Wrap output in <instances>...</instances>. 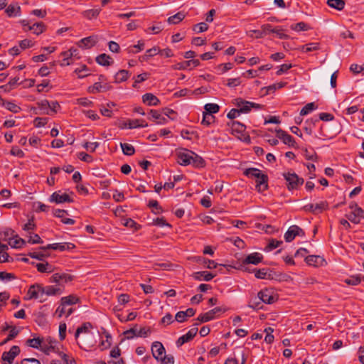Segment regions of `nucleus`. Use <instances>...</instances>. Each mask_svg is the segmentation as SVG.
Listing matches in <instances>:
<instances>
[{"mask_svg": "<svg viewBox=\"0 0 364 364\" xmlns=\"http://www.w3.org/2000/svg\"><path fill=\"white\" fill-rule=\"evenodd\" d=\"M244 174L250 178H256V189L262 193L268 188V176L267 174L256 168H249L245 169Z\"/></svg>", "mask_w": 364, "mask_h": 364, "instance_id": "nucleus-1", "label": "nucleus"}, {"mask_svg": "<svg viewBox=\"0 0 364 364\" xmlns=\"http://www.w3.org/2000/svg\"><path fill=\"white\" fill-rule=\"evenodd\" d=\"M44 296V289L43 287L40 284H34L31 285L26 294L25 299H38L41 302L46 300Z\"/></svg>", "mask_w": 364, "mask_h": 364, "instance_id": "nucleus-2", "label": "nucleus"}, {"mask_svg": "<svg viewBox=\"0 0 364 364\" xmlns=\"http://www.w3.org/2000/svg\"><path fill=\"white\" fill-rule=\"evenodd\" d=\"M283 176L287 182V186L289 191L297 189L304 182V179L295 173H284Z\"/></svg>", "mask_w": 364, "mask_h": 364, "instance_id": "nucleus-3", "label": "nucleus"}, {"mask_svg": "<svg viewBox=\"0 0 364 364\" xmlns=\"http://www.w3.org/2000/svg\"><path fill=\"white\" fill-rule=\"evenodd\" d=\"M79 301V299L74 295L62 297L60 299V305L57 308L55 314L60 318L65 314V306L75 304Z\"/></svg>", "mask_w": 364, "mask_h": 364, "instance_id": "nucleus-4", "label": "nucleus"}, {"mask_svg": "<svg viewBox=\"0 0 364 364\" xmlns=\"http://www.w3.org/2000/svg\"><path fill=\"white\" fill-rule=\"evenodd\" d=\"M195 154V152L188 150V149H181V151L176 153L178 163L182 166H187L191 164V159H193V155Z\"/></svg>", "mask_w": 364, "mask_h": 364, "instance_id": "nucleus-5", "label": "nucleus"}, {"mask_svg": "<svg viewBox=\"0 0 364 364\" xmlns=\"http://www.w3.org/2000/svg\"><path fill=\"white\" fill-rule=\"evenodd\" d=\"M304 231L298 225H294L290 226L288 230L284 234V239L286 242H290L296 236L304 237Z\"/></svg>", "mask_w": 364, "mask_h": 364, "instance_id": "nucleus-6", "label": "nucleus"}, {"mask_svg": "<svg viewBox=\"0 0 364 364\" xmlns=\"http://www.w3.org/2000/svg\"><path fill=\"white\" fill-rule=\"evenodd\" d=\"M20 352L21 350L18 346H13L9 351L4 352L1 356L3 364H11Z\"/></svg>", "mask_w": 364, "mask_h": 364, "instance_id": "nucleus-7", "label": "nucleus"}, {"mask_svg": "<svg viewBox=\"0 0 364 364\" xmlns=\"http://www.w3.org/2000/svg\"><path fill=\"white\" fill-rule=\"evenodd\" d=\"M75 247V245L71 242H63V243H53L49 244L46 246H41L39 247L41 250H60L61 252L65 250H73Z\"/></svg>", "mask_w": 364, "mask_h": 364, "instance_id": "nucleus-8", "label": "nucleus"}, {"mask_svg": "<svg viewBox=\"0 0 364 364\" xmlns=\"http://www.w3.org/2000/svg\"><path fill=\"white\" fill-rule=\"evenodd\" d=\"M328 208V203L326 201H321L319 203L312 204L309 203L304 205L302 209L306 212H310L314 214L322 213L324 210Z\"/></svg>", "mask_w": 364, "mask_h": 364, "instance_id": "nucleus-9", "label": "nucleus"}, {"mask_svg": "<svg viewBox=\"0 0 364 364\" xmlns=\"http://www.w3.org/2000/svg\"><path fill=\"white\" fill-rule=\"evenodd\" d=\"M257 296L259 297L260 300H262V303L267 304H272L277 300L276 295H274L271 290L267 289L259 291Z\"/></svg>", "mask_w": 364, "mask_h": 364, "instance_id": "nucleus-10", "label": "nucleus"}, {"mask_svg": "<svg viewBox=\"0 0 364 364\" xmlns=\"http://www.w3.org/2000/svg\"><path fill=\"white\" fill-rule=\"evenodd\" d=\"M224 311H223L221 307H215L206 313L200 314L197 318V320L200 323H205L214 319L216 314Z\"/></svg>", "mask_w": 364, "mask_h": 364, "instance_id": "nucleus-11", "label": "nucleus"}, {"mask_svg": "<svg viewBox=\"0 0 364 364\" xmlns=\"http://www.w3.org/2000/svg\"><path fill=\"white\" fill-rule=\"evenodd\" d=\"M198 325V323H195L194 324V326H195L194 328H191V330H189L188 331L187 333H186L185 335L181 336V337H179L178 338V340L176 342V344L177 347H181L184 343L191 341L195 337V336L196 335V333L198 332V328H197Z\"/></svg>", "mask_w": 364, "mask_h": 364, "instance_id": "nucleus-12", "label": "nucleus"}, {"mask_svg": "<svg viewBox=\"0 0 364 364\" xmlns=\"http://www.w3.org/2000/svg\"><path fill=\"white\" fill-rule=\"evenodd\" d=\"M50 201L57 204L63 203H73V199L68 193L60 194V191L54 192L50 197Z\"/></svg>", "mask_w": 364, "mask_h": 364, "instance_id": "nucleus-13", "label": "nucleus"}, {"mask_svg": "<svg viewBox=\"0 0 364 364\" xmlns=\"http://www.w3.org/2000/svg\"><path fill=\"white\" fill-rule=\"evenodd\" d=\"M97 343L95 336L90 333L82 336L80 338V342H78L80 347L85 350H88L93 347Z\"/></svg>", "mask_w": 364, "mask_h": 364, "instance_id": "nucleus-14", "label": "nucleus"}, {"mask_svg": "<svg viewBox=\"0 0 364 364\" xmlns=\"http://www.w3.org/2000/svg\"><path fill=\"white\" fill-rule=\"evenodd\" d=\"M151 353L153 357L158 361L161 360V358L165 355V348L162 343L159 341H155L151 346Z\"/></svg>", "mask_w": 364, "mask_h": 364, "instance_id": "nucleus-15", "label": "nucleus"}, {"mask_svg": "<svg viewBox=\"0 0 364 364\" xmlns=\"http://www.w3.org/2000/svg\"><path fill=\"white\" fill-rule=\"evenodd\" d=\"M200 65V61L197 59H192L176 63L172 66L173 70H186L188 68H193Z\"/></svg>", "mask_w": 364, "mask_h": 364, "instance_id": "nucleus-16", "label": "nucleus"}, {"mask_svg": "<svg viewBox=\"0 0 364 364\" xmlns=\"http://www.w3.org/2000/svg\"><path fill=\"white\" fill-rule=\"evenodd\" d=\"M276 132H277V136L279 139H280L281 140H282L284 144H285L291 147H295V146H296L295 140L290 134H289L287 132H286L285 131H284L282 129H278L276 131Z\"/></svg>", "mask_w": 364, "mask_h": 364, "instance_id": "nucleus-17", "label": "nucleus"}, {"mask_svg": "<svg viewBox=\"0 0 364 364\" xmlns=\"http://www.w3.org/2000/svg\"><path fill=\"white\" fill-rule=\"evenodd\" d=\"M263 260V256L259 252H254L248 255L245 259L242 261V264H255L257 265L262 262Z\"/></svg>", "mask_w": 364, "mask_h": 364, "instance_id": "nucleus-18", "label": "nucleus"}, {"mask_svg": "<svg viewBox=\"0 0 364 364\" xmlns=\"http://www.w3.org/2000/svg\"><path fill=\"white\" fill-rule=\"evenodd\" d=\"M356 208L348 215H347L348 219L355 224H358L360 223V218H362L361 215L364 213V210L358 206L357 204H355Z\"/></svg>", "mask_w": 364, "mask_h": 364, "instance_id": "nucleus-19", "label": "nucleus"}, {"mask_svg": "<svg viewBox=\"0 0 364 364\" xmlns=\"http://www.w3.org/2000/svg\"><path fill=\"white\" fill-rule=\"evenodd\" d=\"M216 276V274H213L207 271L194 272L192 277L200 281L202 279L208 282L210 281Z\"/></svg>", "mask_w": 364, "mask_h": 364, "instance_id": "nucleus-20", "label": "nucleus"}, {"mask_svg": "<svg viewBox=\"0 0 364 364\" xmlns=\"http://www.w3.org/2000/svg\"><path fill=\"white\" fill-rule=\"evenodd\" d=\"M247 102H250L238 97L235 100L234 104L238 107L241 113H248L251 111V107L250 105L246 104Z\"/></svg>", "mask_w": 364, "mask_h": 364, "instance_id": "nucleus-21", "label": "nucleus"}, {"mask_svg": "<svg viewBox=\"0 0 364 364\" xmlns=\"http://www.w3.org/2000/svg\"><path fill=\"white\" fill-rule=\"evenodd\" d=\"M97 43V37L96 36H89L87 38H84L80 40L78 43L79 47L87 49L94 46Z\"/></svg>", "mask_w": 364, "mask_h": 364, "instance_id": "nucleus-22", "label": "nucleus"}, {"mask_svg": "<svg viewBox=\"0 0 364 364\" xmlns=\"http://www.w3.org/2000/svg\"><path fill=\"white\" fill-rule=\"evenodd\" d=\"M228 125L230 127L232 134H242L246 129L245 125L237 121L228 122Z\"/></svg>", "mask_w": 364, "mask_h": 364, "instance_id": "nucleus-23", "label": "nucleus"}, {"mask_svg": "<svg viewBox=\"0 0 364 364\" xmlns=\"http://www.w3.org/2000/svg\"><path fill=\"white\" fill-rule=\"evenodd\" d=\"M143 102L149 106H156L160 103V100L151 93H146L142 96Z\"/></svg>", "mask_w": 364, "mask_h": 364, "instance_id": "nucleus-24", "label": "nucleus"}, {"mask_svg": "<svg viewBox=\"0 0 364 364\" xmlns=\"http://www.w3.org/2000/svg\"><path fill=\"white\" fill-rule=\"evenodd\" d=\"M149 114L150 117L149 119L156 122V124H164L167 122L166 119L155 109H151Z\"/></svg>", "mask_w": 364, "mask_h": 364, "instance_id": "nucleus-25", "label": "nucleus"}, {"mask_svg": "<svg viewBox=\"0 0 364 364\" xmlns=\"http://www.w3.org/2000/svg\"><path fill=\"white\" fill-rule=\"evenodd\" d=\"M95 60L99 65L102 66H109L112 65L114 63L112 58L105 53H102L97 56Z\"/></svg>", "mask_w": 364, "mask_h": 364, "instance_id": "nucleus-26", "label": "nucleus"}, {"mask_svg": "<svg viewBox=\"0 0 364 364\" xmlns=\"http://www.w3.org/2000/svg\"><path fill=\"white\" fill-rule=\"evenodd\" d=\"M43 289L44 295L46 296L60 295L63 293V288L58 286H46Z\"/></svg>", "mask_w": 364, "mask_h": 364, "instance_id": "nucleus-27", "label": "nucleus"}, {"mask_svg": "<svg viewBox=\"0 0 364 364\" xmlns=\"http://www.w3.org/2000/svg\"><path fill=\"white\" fill-rule=\"evenodd\" d=\"M109 86L107 84L102 85L100 82L94 83L93 85L88 87V91L90 93H96L100 92H105L109 89Z\"/></svg>", "mask_w": 364, "mask_h": 364, "instance_id": "nucleus-28", "label": "nucleus"}, {"mask_svg": "<svg viewBox=\"0 0 364 364\" xmlns=\"http://www.w3.org/2000/svg\"><path fill=\"white\" fill-rule=\"evenodd\" d=\"M92 328V325L90 322L84 323L81 326L78 327L75 333V338L77 340L80 333H85V335L90 334V329Z\"/></svg>", "mask_w": 364, "mask_h": 364, "instance_id": "nucleus-29", "label": "nucleus"}, {"mask_svg": "<svg viewBox=\"0 0 364 364\" xmlns=\"http://www.w3.org/2000/svg\"><path fill=\"white\" fill-rule=\"evenodd\" d=\"M255 276L257 279H272V274L268 273L269 269L262 268V269H254Z\"/></svg>", "mask_w": 364, "mask_h": 364, "instance_id": "nucleus-30", "label": "nucleus"}, {"mask_svg": "<svg viewBox=\"0 0 364 364\" xmlns=\"http://www.w3.org/2000/svg\"><path fill=\"white\" fill-rule=\"evenodd\" d=\"M48 343H46L43 341L41 346L40 347V350L45 353L46 355H49L50 352L54 350V346L53 344L55 343L50 338H48L46 339Z\"/></svg>", "mask_w": 364, "mask_h": 364, "instance_id": "nucleus-31", "label": "nucleus"}, {"mask_svg": "<svg viewBox=\"0 0 364 364\" xmlns=\"http://www.w3.org/2000/svg\"><path fill=\"white\" fill-rule=\"evenodd\" d=\"M73 50L77 51V50L76 48H72L68 51H64L61 53L60 55L64 57L63 59V62L60 63L61 66L70 65L71 63L69 61V59L71 58L72 56H73Z\"/></svg>", "mask_w": 364, "mask_h": 364, "instance_id": "nucleus-32", "label": "nucleus"}, {"mask_svg": "<svg viewBox=\"0 0 364 364\" xmlns=\"http://www.w3.org/2000/svg\"><path fill=\"white\" fill-rule=\"evenodd\" d=\"M160 49L158 47H153L152 48L148 49L145 54L139 58L141 61H146L149 58L153 57L159 53Z\"/></svg>", "mask_w": 364, "mask_h": 364, "instance_id": "nucleus-33", "label": "nucleus"}, {"mask_svg": "<svg viewBox=\"0 0 364 364\" xmlns=\"http://www.w3.org/2000/svg\"><path fill=\"white\" fill-rule=\"evenodd\" d=\"M5 12L8 15V16H20L21 14V7L19 6H14L10 4L5 10Z\"/></svg>", "mask_w": 364, "mask_h": 364, "instance_id": "nucleus-34", "label": "nucleus"}, {"mask_svg": "<svg viewBox=\"0 0 364 364\" xmlns=\"http://www.w3.org/2000/svg\"><path fill=\"white\" fill-rule=\"evenodd\" d=\"M9 244L13 248H21L25 245L26 241L16 235L15 237L9 242Z\"/></svg>", "mask_w": 364, "mask_h": 364, "instance_id": "nucleus-35", "label": "nucleus"}, {"mask_svg": "<svg viewBox=\"0 0 364 364\" xmlns=\"http://www.w3.org/2000/svg\"><path fill=\"white\" fill-rule=\"evenodd\" d=\"M15 232L14 230L11 228H7L4 231L0 232V239L6 241H11L13 238L15 237Z\"/></svg>", "mask_w": 364, "mask_h": 364, "instance_id": "nucleus-36", "label": "nucleus"}, {"mask_svg": "<svg viewBox=\"0 0 364 364\" xmlns=\"http://www.w3.org/2000/svg\"><path fill=\"white\" fill-rule=\"evenodd\" d=\"M327 4L331 8L341 11L344 9L345 1L343 0H328Z\"/></svg>", "mask_w": 364, "mask_h": 364, "instance_id": "nucleus-37", "label": "nucleus"}, {"mask_svg": "<svg viewBox=\"0 0 364 364\" xmlns=\"http://www.w3.org/2000/svg\"><path fill=\"white\" fill-rule=\"evenodd\" d=\"M46 30V26L43 22L35 23L33 26H28V31H33L36 35L42 33Z\"/></svg>", "mask_w": 364, "mask_h": 364, "instance_id": "nucleus-38", "label": "nucleus"}, {"mask_svg": "<svg viewBox=\"0 0 364 364\" xmlns=\"http://www.w3.org/2000/svg\"><path fill=\"white\" fill-rule=\"evenodd\" d=\"M191 164L194 167L202 168L205 166V162L201 156L195 153V154L193 155V159H191Z\"/></svg>", "mask_w": 364, "mask_h": 364, "instance_id": "nucleus-39", "label": "nucleus"}, {"mask_svg": "<svg viewBox=\"0 0 364 364\" xmlns=\"http://www.w3.org/2000/svg\"><path fill=\"white\" fill-rule=\"evenodd\" d=\"M120 146L124 155L132 156L134 154L135 149L132 144L128 143H121Z\"/></svg>", "mask_w": 364, "mask_h": 364, "instance_id": "nucleus-40", "label": "nucleus"}, {"mask_svg": "<svg viewBox=\"0 0 364 364\" xmlns=\"http://www.w3.org/2000/svg\"><path fill=\"white\" fill-rule=\"evenodd\" d=\"M129 76V73L126 70H121L115 75V82H122L126 81Z\"/></svg>", "mask_w": 364, "mask_h": 364, "instance_id": "nucleus-41", "label": "nucleus"}, {"mask_svg": "<svg viewBox=\"0 0 364 364\" xmlns=\"http://www.w3.org/2000/svg\"><path fill=\"white\" fill-rule=\"evenodd\" d=\"M43 339L41 338H30L26 341V343L28 346L39 349L41 346V344L43 343Z\"/></svg>", "mask_w": 364, "mask_h": 364, "instance_id": "nucleus-42", "label": "nucleus"}, {"mask_svg": "<svg viewBox=\"0 0 364 364\" xmlns=\"http://www.w3.org/2000/svg\"><path fill=\"white\" fill-rule=\"evenodd\" d=\"M185 18V14L183 12H178L175 15L170 16L167 21L170 24H177Z\"/></svg>", "mask_w": 364, "mask_h": 364, "instance_id": "nucleus-43", "label": "nucleus"}, {"mask_svg": "<svg viewBox=\"0 0 364 364\" xmlns=\"http://www.w3.org/2000/svg\"><path fill=\"white\" fill-rule=\"evenodd\" d=\"M323 258L317 255H309L305 258L306 262L309 265L316 266L321 262H323Z\"/></svg>", "mask_w": 364, "mask_h": 364, "instance_id": "nucleus-44", "label": "nucleus"}, {"mask_svg": "<svg viewBox=\"0 0 364 364\" xmlns=\"http://www.w3.org/2000/svg\"><path fill=\"white\" fill-rule=\"evenodd\" d=\"M100 12V9H89V10L84 11L82 12V16L85 18L90 20L92 18H97V16L99 15Z\"/></svg>", "mask_w": 364, "mask_h": 364, "instance_id": "nucleus-45", "label": "nucleus"}, {"mask_svg": "<svg viewBox=\"0 0 364 364\" xmlns=\"http://www.w3.org/2000/svg\"><path fill=\"white\" fill-rule=\"evenodd\" d=\"M248 306L256 310L261 309H262V301L257 296V297H255L250 299Z\"/></svg>", "mask_w": 364, "mask_h": 364, "instance_id": "nucleus-46", "label": "nucleus"}, {"mask_svg": "<svg viewBox=\"0 0 364 364\" xmlns=\"http://www.w3.org/2000/svg\"><path fill=\"white\" fill-rule=\"evenodd\" d=\"M148 206L152 208V213L158 215L163 212L162 208L159 205L156 200H151L148 203Z\"/></svg>", "mask_w": 364, "mask_h": 364, "instance_id": "nucleus-47", "label": "nucleus"}, {"mask_svg": "<svg viewBox=\"0 0 364 364\" xmlns=\"http://www.w3.org/2000/svg\"><path fill=\"white\" fill-rule=\"evenodd\" d=\"M140 122H144L143 120L141 119H129L128 120V128L129 129H134L138 127H146L148 126L146 123H140Z\"/></svg>", "mask_w": 364, "mask_h": 364, "instance_id": "nucleus-48", "label": "nucleus"}, {"mask_svg": "<svg viewBox=\"0 0 364 364\" xmlns=\"http://www.w3.org/2000/svg\"><path fill=\"white\" fill-rule=\"evenodd\" d=\"M36 267L37 270L41 273L53 272L51 265H50L48 262L38 263V264H36Z\"/></svg>", "mask_w": 364, "mask_h": 364, "instance_id": "nucleus-49", "label": "nucleus"}, {"mask_svg": "<svg viewBox=\"0 0 364 364\" xmlns=\"http://www.w3.org/2000/svg\"><path fill=\"white\" fill-rule=\"evenodd\" d=\"M204 109L205 110V112L213 114L219 112L220 107L217 104L208 103L205 105Z\"/></svg>", "mask_w": 364, "mask_h": 364, "instance_id": "nucleus-50", "label": "nucleus"}, {"mask_svg": "<svg viewBox=\"0 0 364 364\" xmlns=\"http://www.w3.org/2000/svg\"><path fill=\"white\" fill-rule=\"evenodd\" d=\"M144 48V41L140 40L138 41V43L135 46H130L128 48V52L132 53H137L139 51L142 50Z\"/></svg>", "mask_w": 364, "mask_h": 364, "instance_id": "nucleus-51", "label": "nucleus"}, {"mask_svg": "<svg viewBox=\"0 0 364 364\" xmlns=\"http://www.w3.org/2000/svg\"><path fill=\"white\" fill-rule=\"evenodd\" d=\"M319 49L318 43H310L302 46V50L304 52H311Z\"/></svg>", "mask_w": 364, "mask_h": 364, "instance_id": "nucleus-52", "label": "nucleus"}, {"mask_svg": "<svg viewBox=\"0 0 364 364\" xmlns=\"http://www.w3.org/2000/svg\"><path fill=\"white\" fill-rule=\"evenodd\" d=\"M215 117L209 113L203 112L202 124L206 126L211 124L214 122Z\"/></svg>", "mask_w": 364, "mask_h": 364, "instance_id": "nucleus-53", "label": "nucleus"}, {"mask_svg": "<svg viewBox=\"0 0 364 364\" xmlns=\"http://www.w3.org/2000/svg\"><path fill=\"white\" fill-rule=\"evenodd\" d=\"M18 334V331L16 328V327H13L9 334L8 335L7 338L4 340L1 343H0V346H3L6 344L8 341L14 339L17 335Z\"/></svg>", "mask_w": 364, "mask_h": 364, "instance_id": "nucleus-54", "label": "nucleus"}, {"mask_svg": "<svg viewBox=\"0 0 364 364\" xmlns=\"http://www.w3.org/2000/svg\"><path fill=\"white\" fill-rule=\"evenodd\" d=\"M291 28L296 31H307L309 29L308 25L304 22H299L291 26Z\"/></svg>", "mask_w": 364, "mask_h": 364, "instance_id": "nucleus-55", "label": "nucleus"}, {"mask_svg": "<svg viewBox=\"0 0 364 364\" xmlns=\"http://www.w3.org/2000/svg\"><path fill=\"white\" fill-rule=\"evenodd\" d=\"M3 105L5 106V107L14 112V113H18L21 111V107L19 106H18L17 105L13 103V102H6V104L5 103H3Z\"/></svg>", "mask_w": 364, "mask_h": 364, "instance_id": "nucleus-56", "label": "nucleus"}, {"mask_svg": "<svg viewBox=\"0 0 364 364\" xmlns=\"http://www.w3.org/2000/svg\"><path fill=\"white\" fill-rule=\"evenodd\" d=\"M315 104L314 102L308 103L300 111V115H306L311 112L312 110L316 109Z\"/></svg>", "mask_w": 364, "mask_h": 364, "instance_id": "nucleus-57", "label": "nucleus"}, {"mask_svg": "<svg viewBox=\"0 0 364 364\" xmlns=\"http://www.w3.org/2000/svg\"><path fill=\"white\" fill-rule=\"evenodd\" d=\"M60 287L63 288V284L67 283L68 282H71L73 280L74 277L67 273H60Z\"/></svg>", "mask_w": 364, "mask_h": 364, "instance_id": "nucleus-58", "label": "nucleus"}, {"mask_svg": "<svg viewBox=\"0 0 364 364\" xmlns=\"http://www.w3.org/2000/svg\"><path fill=\"white\" fill-rule=\"evenodd\" d=\"M193 31L196 33H202L206 31L208 29V26L205 22H201L194 25Z\"/></svg>", "mask_w": 364, "mask_h": 364, "instance_id": "nucleus-59", "label": "nucleus"}, {"mask_svg": "<svg viewBox=\"0 0 364 364\" xmlns=\"http://www.w3.org/2000/svg\"><path fill=\"white\" fill-rule=\"evenodd\" d=\"M102 330H103V333L105 335L106 341H102L100 343V346H102L103 348H107L110 347V346H111L112 336L108 332L106 331V330L105 328H102Z\"/></svg>", "mask_w": 364, "mask_h": 364, "instance_id": "nucleus-60", "label": "nucleus"}, {"mask_svg": "<svg viewBox=\"0 0 364 364\" xmlns=\"http://www.w3.org/2000/svg\"><path fill=\"white\" fill-rule=\"evenodd\" d=\"M282 243V241L277 240L275 239H272L269 241L267 246L265 247V250L267 251H271L277 247H278Z\"/></svg>", "mask_w": 364, "mask_h": 364, "instance_id": "nucleus-61", "label": "nucleus"}, {"mask_svg": "<svg viewBox=\"0 0 364 364\" xmlns=\"http://www.w3.org/2000/svg\"><path fill=\"white\" fill-rule=\"evenodd\" d=\"M38 105L43 111L44 114H50V113L48 111L50 102H48L46 100H44L38 102Z\"/></svg>", "mask_w": 364, "mask_h": 364, "instance_id": "nucleus-62", "label": "nucleus"}, {"mask_svg": "<svg viewBox=\"0 0 364 364\" xmlns=\"http://www.w3.org/2000/svg\"><path fill=\"white\" fill-rule=\"evenodd\" d=\"M344 282L349 285H358L360 283L361 278L359 276H352L348 279H346Z\"/></svg>", "mask_w": 364, "mask_h": 364, "instance_id": "nucleus-63", "label": "nucleus"}, {"mask_svg": "<svg viewBox=\"0 0 364 364\" xmlns=\"http://www.w3.org/2000/svg\"><path fill=\"white\" fill-rule=\"evenodd\" d=\"M149 75L147 73H144L138 75L136 77L135 80H134V82L133 84V87H136V84L145 81L149 77Z\"/></svg>", "mask_w": 364, "mask_h": 364, "instance_id": "nucleus-64", "label": "nucleus"}]
</instances>
